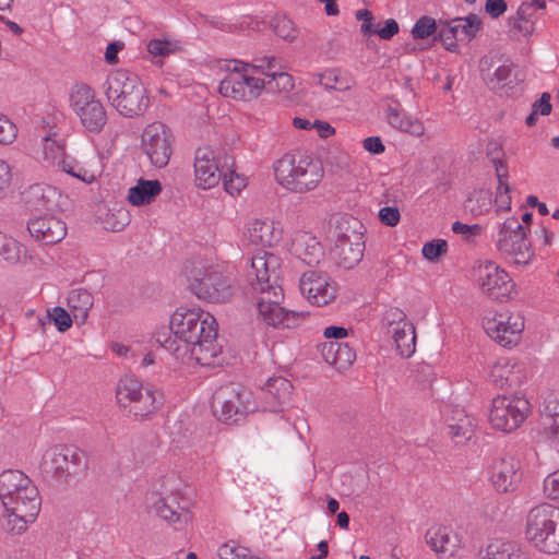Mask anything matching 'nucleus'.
I'll list each match as a JSON object with an SVG mask.
<instances>
[{
    "instance_id": "nucleus-38",
    "label": "nucleus",
    "mask_w": 559,
    "mask_h": 559,
    "mask_svg": "<svg viewBox=\"0 0 559 559\" xmlns=\"http://www.w3.org/2000/svg\"><path fill=\"white\" fill-rule=\"evenodd\" d=\"M396 344V349L402 357L408 358L415 352V328L409 322H404L402 328L395 326L389 330Z\"/></svg>"
},
{
    "instance_id": "nucleus-3",
    "label": "nucleus",
    "mask_w": 559,
    "mask_h": 559,
    "mask_svg": "<svg viewBox=\"0 0 559 559\" xmlns=\"http://www.w3.org/2000/svg\"><path fill=\"white\" fill-rule=\"evenodd\" d=\"M105 94L114 108L123 117L143 115L150 105L146 88L134 73L118 70L105 82Z\"/></svg>"
},
{
    "instance_id": "nucleus-16",
    "label": "nucleus",
    "mask_w": 559,
    "mask_h": 559,
    "mask_svg": "<svg viewBox=\"0 0 559 559\" xmlns=\"http://www.w3.org/2000/svg\"><path fill=\"white\" fill-rule=\"evenodd\" d=\"M234 67L221 81L218 92L224 97L250 102L258 98L266 88V81L248 74L249 63L233 60Z\"/></svg>"
},
{
    "instance_id": "nucleus-37",
    "label": "nucleus",
    "mask_w": 559,
    "mask_h": 559,
    "mask_svg": "<svg viewBox=\"0 0 559 559\" xmlns=\"http://www.w3.org/2000/svg\"><path fill=\"white\" fill-rule=\"evenodd\" d=\"M483 559H527V556L518 544L495 539L488 544Z\"/></svg>"
},
{
    "instance_id": "nucleus-11",
    "label": "nucleus",
    "mask_w": 559,
    "mask_h": 559,
    "mask_svg": "<svg viewBox=\"0 0 559 559\" xmlns=\"http://www.w3.org/2000/svg\"><path fill=\"white\" fill-rule=\"evenodd\" d=\"M531 413V404L524 395H498L491 402L489 421L493 429L512 432Z\"/></svg>"
},
{
    "instance_id": "nucleus-55",
    "label": "nucleus",
    "mask_w": 559,
    "mask_h": 559,
    "mask_svg": "<svg viewBox=\"0 0 559 559\" xmlns=\"http://www.w3.org/2000/svg\"><path fill=\"white\" fill-rule=\"evenodd\" d=\"M511 187L509 185L498 186L496 191L495 204L498 211L511 210Z\"/></svg>"
},
{
    "instance_id": "nucleus-46",
    "label": "nucleus",
    "mask_w": 559,
    "mask_h": 559,
    "mask_svg": "<svg viewBox=\"0 0 559 559\" xmlns=\"http://www.w3.org/2000/svg\"><path fill=\"white\" fill-rule=\"evenodd\" d=\"M270 26L274 33L283 39L294 40L296 38V29L293 21L284 15H276L272 17Z\"/></svg>"
},
{
    "instance_id": "nucleus-35",
    "label": "nucleus",
    "mask_w": 559,
    "mask_h": 559,
    "mask_svg": "<svg viewBox=\"0 0 559 559\" xmlns=\"http://www.w3.org/2000/svg\"><path fill=\"white\" fill-rule=\"evenodd\" d=\"M67 302L75 322L83 324L93 307L94 298L86 289L80 288L69 294Z\"/></svg>"
},
{
    "instance_id": "nucleus-26",
    "label": "nucleus",
    "mask_w": 559,
    "mask_h": 559,
    "mask_svg": "<svg viewBox=\"0 0 559 559\" xmlns=\"http://www.w3.org/2000/svg\"><path fill=\"white\" fill-rule=\"evenodd\" d=\"M492 66V58H483L479 62V70L481 78L487 86L500 95H510V90L513 88L511 84L516 81V75L513 74L514 64L511 61H506L499 66L493 73H490Z\"/></svg>"
},
{
    "instance_id": "nucleus-44",
    "label": "nucleus",
    "mask_w": 559,
    "mask_h": 559,
    "mask_svg": "<svg viewBox=\"0 0 559 559\" xmlns=\"http://www.w3.org/2000/svg\"><path fill=\"white\" fill-rule=\"evenodd\" d=\"M364 225L353 216H345L337 223L335 228V239H349L352 235L358 234L364 238Z\"/></svg>"
},
{
    "instance_id": "nucleus-23",
    "label": "nucleus",
    "mask_w": 559,
    "mask_h": 559,
    "mask_svg": "<svg viewBox=\"0 0 559 559\" xmlns=\"http://www.w3.org/2000/svg\"><path fill=\"white\" fill-rule=\"evenodd\" d=\"M29 236L43 245H56L67 235V226L63 221L55 215L44 214L27 221Z\"/></svg>"
},
{
    "instance_id": "nucleus-8",
    "label": "nucleus",
    "mask_w": 559,
    "mask_h": 559,
    "mask_svg": "<svg viewBox=\"0 0 559 559\" xmlns=\"http://www.w3.org/2000/svg\"><path fill=\"white\" fill-rule=\"evenodd\" d=\"M116 399L123 412L134 418L153 414L164 401L159 391L144 388L140 381L129 377L118 382Z\"/></svg>"
},
{
    "instance_id": "nucleus-1",
    "label": "nucleus",
    "mask_w": 559,
    "mask_h": 559,
    "mask_svg": "<svg viewBox=\"0 0 559 559\" xmlns=\"http://www.w3.org/2000/svg\"><path fill=\"white\" fill-rule=\"evenodd\" d=\"M275 261L273 255L254 257L251 261V271L249 276H254L255 282L251 285L261 296L258 298V310L265 324L274 328L293 329L300 324L305 319L304 312L286 310L281 306L284 300V290L280 285L271 283L273 275L274 283L277 280L275 270L272 273L269 265Z\"/></svg>"
},
{
    "instance_id": "nucleus-63",
    "label": "nucleus",
    "mask_w": 559,
    "mask_h": 559,
    "mask_svg": "<svg viewBox=\"0 0 559 559\" xmlns=\"http://www.w3.org/2000/svg\"><path fill=\"white\" fill-rule=\"evenodd\" d=\"M544 432L549 440L559 442V418L546 417L543 421Z\"/></svg>"
},
{
    "instance_id": "nucleus-21",
    "label": "nucleus",
    "mask_w": 559,
    "mask_h": 559,
    "mask_svg": "<svg viewBox=\"0 0 559 559\" xmlns=\"http://www.w3.org/2000/svg\"><path fill=\"white\" fill-rule=\"evenodd\" d=\"M299 288L302 296L318 307L328 305L336 296V287L331 278L317 271L305 272Z\"/></svg>"
},
{
    "instance_id": "nucleus-50",
    "label": "nucleus",
    "mask_w": 559,
    "mask_h": 559,
    "mask_svg": "<svg viewBox=\"0 0 559 559\" xmlns=\"http://www.w3.org/2000/svg\"><path fill=\"white\" fill-rule=\"evenodd\" d=\"M543 420L548 418H559V392H548L543 402L542 409Z\"/></svg>"
},
{
    "instance_id": "nucleus-25",
    "label": "nucleus",
    "mask_w": 559,
    "mask_h": 559,
    "mask_svg": "<svg viewBox=\"0 0 559 559\" xmlns=\"http://www.w3.org/2000/svg\"><path fill=\"white\" fill-rule=\"evenodd\" d=\"M293 384L284 377H274L267 379L261 389L260 402L263 412L280 413L290 400Z\"/></svg>"
},
{
    "instance_id": "nucleus-27",
    "label": "nucleus",
    "mask_w": 559,
    "mask_h": 559,
    "mask_svg": "<svg viewBox=\"0 0 559 559\" xmlns=\"http://www.w3.org/2000/svg\"><path fill=\"white\" fill-rule=\"evenodd\" d=\"M364 252L365 239L354 234L349 239L336 238L330 254L338 267L350 270L361 261Z\"/></svg>"
},
{
    "instance_id": "nucleus-64",
    "label": "nucleus",
    "mask_w": 559,
    "mask_h": 559,
    "mask_svg": "<svg viewBox=\"0 0 559 559\" xmlns=\"http://www.w3.org/2000/svg\"><path fill=\"white\" fill-rule=\"evenodd\" d=\"M218 557L219 559H252L243 549H236L228 545H223L218 549Z\"/></svg>"
},
{
    "instance_id": "nucleus-2",
    "label": "nucleus",
    "mask_w": 559,
    "mask_h": 559,
    "mask_svg": "<svg viewBox=\"0 0 559 559\" xmlns=\"http://www.w3.org/2000/svg\"><path fill=\"white\" fill-rule=\"evenodd\" d=\"M273 167L277 182L295 193L316 189L324 176L322 162L301 152L284 154Z\"/></svg>"
},
{
    "instance_id": "nucleus-6",
    "label": "nucleus",
    "mask_w": 559,
    "mask_h": 559,
    "mask_svg": "<svg viewBox=\"0 0 559 559\" xmlns=\"http://www.w3.org/2000/svg\"><path fill=\"white\" fill-rule=\"evenodd\" d=\"M217 324L213 328H207V331L189 345L177 344V340H171L168 332H156L155 340L166 350L174 355L177 359H185L189 357L194 359L201 366H215L218 364V355L222 353V347L216 343Z\"/></svg>"
},
{
    "instance_id": "nucleus-30",
    "label": "nucleus",
    "mask_w": 559,
    "mask_h": 559,
    "mask_svg": "<svg viewBox=\"0 0 559 559\" xmlns=\"http://www.w3.org/2000/svg\"><path fill=\"white\" fill-rule=\"evenodd\" d=\"M44 141V155L46 160L72 177L79 178L84 182L88 181L86 178L87 171L82 167H79V171H73V164L75 162L66 156L62 146L58 145L49 136H45Z\"/></svg>"
},
{
    "instance_id": "nucleus-62",
    "label": "nucleus",
    "mask_w": 559,
    "mask_h": 559,
    "mask_svg": "<svg viewBox=\"0 0 559 559\" xmlns=\"http://www.w3.org/2000/svg\"><path fill=\"white\" fill-rule=\"evenodd\" d=\"M224 182L225 190L231 195L239 193L241 189L246 186L242 178H240L236 171L234 174L228 175L226 178H222Z\"/></svg>"
},
{
    "instance_id": "nucleus-60",
    "label": "nucleus",
    "mask_w": 559,
    "mask_h": 559,
    "mask_svg": "<svg viewBox=\"0 0 559 559\" xmlns=\"http://www.w3.org/2000/svg\"><path fill=\"white\" fill-rule=\"evenodd\" d=\"M355 15L358 21H362L360 32L366 36L374 35V27L372 24L373 15L371 11L367 9L358 10Z\"/></svg>"
},
{
    "instance_id": "nucleus-31",
    "label": "nucleus",
    "mask_w": 559,
    "mask_h": 559,
    "mask_svg": "<svg viewBox=\"0 0 559 559\" xmlns=\"http://www.w3.org/2000/svg\"><path fill=\"white\" fill-rule=\"evenodd\" d=\"M426 543L437 554H448L449 557L454 556L457 546V535L448 526L430 527L425 535Z\"/></svg>"
},
{
    "instance_id": "nucleus-51",
    "label": "nucleus",
    "mask_w": 559,
    "mask_h": 559,
    "mask_svg": "<svg viewBox=\"0 0 559 559\" xmlns=\"http://www.w3.org/2000/svg\"><path fill=\"white\" fill-rule=\"evenodd\" d=\"M17 135L16 126L5 116L0 115V144L9 145L13 143Z\"/></svg>"
},
{
    "instance_id": "nucleus-34",
    "label": "nucleus",
    "mask_w": 559,
    "mask_h": 559,
    "mask_svg": "<svg viewBox=\"0 0 559 559\" xmlns=\"http://www.w3.org/2000/svg\"><path fill=\"white\" fill-rule=\"evenodd\" d=\"M162 191L159 180L140 178L136 185L129 189L128 200L132 205L144 206L152 203Z\"/></svg>"
},
{
    "instance_id": "nucleus-4",
    "label": "nucleus",
    "mask_w": 559,
    "mask_h": 559,
    "mask_svg": "<svg viewBox=\"0 0 559 559\" xmlns=\"http://www.w3.org/2000/svg\"><path fill=\"white\" fill-rule=\"evenodd\" d=\"M185 272L189 280L190 290L199 298L209 302H225L234 294L231 280L218 266L205 265L201 261L187 262Z\"/></svg>"
},
{
    "instance_id": "nucleus-56",
    "label": "nucleus",
    "mask_w": 559,
    "mask_h": 559,
    "mask_svg": "<svg viewBox=\"0 0 559 559\" xmlns=\"http://www.w3.org/2000/svg\"><path fill=\"white\" fill-rule=\"evenodd\" d=\"M481 226L478 224L467 225L456 221L452 224V231L457 235L464 236V238L469 241L473 237L480 235Z\"/></svg>"
},
{
    "instance_id": "nucleus-49",
    "label": "nucleus",
    "mask_w": 559,
    "mask_h": 559,
    "mask_svg": "<svg viewBox=\"0 0 559 559\" xmlns=\"http://www.w3.org/2000/svg\"><path fill=\"white\" fill-rule=\"evenodd\" d=\"M448 250V242L444 239H433L423 246L421 253L425 259L436 261L441 255L445 254Z\"/></svg>"
},
{
    "instance_id": "nucleus-18",
    "label": "nucleus",
    "mask_w": 559,
    "mask_h": 559,
    "mask_svg": "<svg viewBox=\"0 0 559 559\" xmlns=\"http://www.w3.org/2000/svg\"><path fill=\"white\" fill-rule=\"evenodd\" d=\"M474 276L483 294L492 300L502 301L514 286L509 274L492 261L474 269Z\"/></svg>"
},
{
    "instance_id": "nucleus-47",
    "label": "nucleus",
    "mask_w": 559,
    "mask_h": 559,
    "mask_svg": "<svg viewBox=\"0 0 559 559\" xmlns=\"http://www.w3.org/2000/svg\"><path fill=\"white\" fill-rule=\"evenodd\" d=\"M72 313L70 314L64 308L57 306L47 311V321L53 323L59 332L68 331L72 325Z\"/></svg>"
},
{
    "instance_id": "nucleus-29",
    "label": "nucleus",
    "mask_w": 559,
    "mask_h": 559,
    "mask_svg": "<svg viewBox=\"0 0 559 559\" xmlns=\"http://www.w3.org/2000/svg\"><path fill=\"white\" fill-rule=\"evenodd\" d=\"M32 479L23 472L17 469H8L0 474V499L4 507L13 504V497L20 495V491L32 484Z\"/></svg>"
},
{
    "instance_id": "nucleus-22",
    "label": "nucleus",
    "mask_w": 559,
    "mask_h": 559,
    "mask_svg": "<svg viewBox=\"0 0 559 559\" xmlns=\"http://www.w3.org/2000/svg\"><path fill=\"white\" fill-rule=\"evenodd\" d=\"M60 197L57 188L44 183L32 185L21 194L24 210L32 214L53 212L59 206Z\"/></svg>"
},
{
    "instance_id": "nucleus-19",
    "label": "nucleus",
    "mask_w": 559,
    "mask_h": 559,
    "mask_svg": "<svg viewBox=\"0 0 559 559\" xmlns=\"http://www.w3.org/2000/svg\"><path fill=\"white\" fill-rule=\"evenodd\" d=\"M179 492L163 496L156 492L148 497L150 508L157 516L173 525L176 530L182 528L191 519L187 503H181Z\"/></svg>"
},
{
    "instance_id": "nucleus-24",
    "label": "nucleus",
    "mask_w": 559,
    "mask_h": 559,
    "mask_svg": "<svg viewBox=\"0 0 559 559\" xmlns=\"http://www.w3.org/2000/svg\"><path fill=\"white\" fill-rule=\"evenodd\" d=\"M521 463L512 455H503L492 461L490 480L499 492L513 491L521 480Z\"/></svg>"
},
{
    "instance_id": "nucleus-45",
    "label": "nucleus",
    "mask_w": 559,
    "mask_h": 559,
    "mask_svg": "<svg viewBox=\"0 0 559 559\" xmlns=\"http://www.w3.org/2000/svg\"><path fill=\"white\" fill-rule=\"evenodd\" d=\"M270 80L266 81V90L269 92H290L294 88V79L286 72L266 73Z\"/></svg>"
},
{
    "instance_id": "nucleus-39",
    "label": "nucleus",
    "mask_w": 559,
    "mask_h": 559,
    "mask_svg": "<svg viewBox=\"0 0 559 559\" xmlns=\"http://www.w3.org/2000/svg\"><path fill=\"white\" fill-rule=\"evenodd\" d=\"M454 414V416L448 419L447 435L454 439L456 443L469 440L473 433L471 418L463 411H456Z\"/></svg>"
},
{
    "instance_id": "nucleus-58",
    "label": "nucleus",
    "mask_w": 559,
    "mask_h": 559,
    "mask_svg": "<svg viewBox=\"0 0 559 559\" xmlns=\"http://www.w3.org/2000/svg\"><path fill=\"white\" fill-rule=\"evenodd\" d=\"M380 221L390 227H394L399 224L401 214L396 206H384L379 211Z\"/></svg>"
},
{
    "instance_id": "nucleus-17",
    "label": "nucleus",
    "mask_w": 559,
    "mask_h": 559,
    "mask_svg": "<svg viewBox=\"0 0 559 559\" xmlns=\"http://www.w3.org/2000/svg\"><path fill=\"white\" fill-rule=\"evenodd\" d=\"M141 146L154 167H166L173 154L170 129L159 121L148 124L142 133Z\"/></svg>"
},
{
    "instance_id": "nucleus-54",
    "label": "nucleus",
    "mask_w": 559,
    "mask_h": 559,
    "mask_svg": "<svg viewBox=\"0 0 559 559\" xmlns=\"http://www.w3.org/2000/svg\"><path fill=\"white\" fill-rule=\"evenodd\" d=\"M509 27H510V33L513 36H516V35L527 36L530 34H532L534 31V22L533 21L523 22L518 16L509 17Z\"/></svg>"
},
{
    "instance_id": "nucleus-52",
    "label": "nucleus",
    "mask_w": 559,
    "mask_h": 559,
    "mask_svg": "<svg viewBox=\"0 0 559 559\" xmlns=\"http://www.w3.org/2000/svg\"><path fill=\"white\" fill-rule=\"evenodd\" d=\"M12 169L11 166L0 158V200L7 198L11 192Z\"/></svg>"
},
{
    "instance_id": "nucleus-59",
    "label": "nucleus",
    "mask_w": 559,
    "mask_h": 559,
    "mask_svg": "<svg viewBox=\"0 0 559 559\" xmlns=\"http://www.w3.org/2000/svg\"><path fill=\"white\" fill-rule=\"evenodd\" d=\"M544 490L549 498L559 501V469L545 478Z\"/></svg>"
},
{
    "instance_id": "nucleus-10",
    "label": "nucleus",
    "mask_w": 559,
    "mask_h": 559,
    "mask_svg": "<svg viewBox=\"0 0 559 559\" xmlns=\"http://www.w3.org/2000/svg\"><path fill=\"white\" fill-rule=\"evenodd\" d=\"M70 105L87 132L98 134L103 131L107 114L92 87L86 84L75 85L70 94Z\"/></svg>"
},
{
    "instance_id": "nucleus-5",
    "label": "nucleus",
    "mask_w": 559,
    "mask_h": 559,
    "mask_svg": "<svg viewBox=\"0 0 559 559\" xmlns=\"http://www.w3.org/2000/svg\"><path fill=\"white\" fill-rule=\"evenodd\" d=\"M526 539L545 554H559V508L542 503L526 516Z\"/></svg>"
},
{
    "instance_id": "nucleus-41",
    "label": "nucleus",
    "mask_w": 559,
    "mask_h": 559,
    "mask_svg": "<svg viewBox=\"0 0 559 559\" xmlns=\"http://www.w3.org/2000/svg\"><path fill=\"white\" fill-rule=\"evenodd\" d=\"M453 23L457 28L460 41L469 43L481 29V20L474 13H471L464 17H455L453 19Z\"/></svg>"
},
{
    "instance_id": "nucleus-42",
    "label": "nucleus",
    "mask_w": 559,
    "mask_h": 559,
    "mask_svg": "<svg viewBox=\"0 0 559 559\" xmlns=\"http://www.w3.org/2000/svg\"><path fill=\"white\" fill-rule=\"evenodd\" d=\"M23 253H25V249L17 240L0 233V255L5 261L16 263Z\"/></svg>"
},
{
    "instance_id": "nucleus-28",
    "label": "nucleus",
    "mask_w": 559,
    "mask_h": 559,
    "mask_svg": "<svg viewBox=\"0 0 559 559\" xmlns=\"http://www.w3.org/2000/svg\"><path fill=\"white\" fill-rule=\"evenodd\" d=\"M292 252L309 266H316L323 257V248L316 237L306 231L295 234L292 241Z\"/></svg>"
},
{
    "instance_id": "nucleus-7",
    "label": "nucleus",
    "mask_w": 559,
    "mask_h": 559,
    "mask_svg": "<svg viewBox=\"0 0 559 559\" xmlns=\"http://www.w3.org/2000/svg\"><path fill=\"white\" fill-rule=\"evenodd\" d=\"M213 414L224 424L237 425L257 411L252 392L241 384L221 388L213 397Z\"/></svg>"
},
{
    "instance_id": "nucleus-15",
    "label": "nucleus",
    "mask_w": 559,
    "mask_h": 559,
    "mask_svg": "<svg viewBox=\"0 0 559 559\" xmlns=\"http://www.w3.org/2000/svg\"><path fill=\"white\" fill-rule=\"evenodd\" d=\"M12 499L13 504L4 507L5 524L3 526L13 534H21L38 516L41 499L34 483L24 487L20 495Z\"/></svg>"
},
{
    "instance_id": "nucleus-43",
    "label": "nucleus",
    "mask_w": 559,
    "mask_h": 559,
    "mask_svg": "<svg viewBox=\"0 0 559 559\" xmlns=\"http://www.w3.org/2000/svg\"><path fill=\"white\" fill-rule=\"evenodd\" d=\"M438 24L433 17L429 15L420 16L411 29L412 37L415 40L426 39L430 36H436L438 31Z\"/></svg>"
},
{
    "instance_id": "nucleus-12",
    "label": "nucleus",
    "mask_w": 559,
    "mask_h": 559,
    "mask_svg": "<svg viewBox=\"0 0 559 559\" xmlns=\"http://www.w3.org/2000/svg\"><path fill=\"white\" fill-rule=\"evenodd\" d=\"M235 159L227 153L215 154L209 147H199L194 157V174L197 186L210 189L216 186L222 178L234 174Z\"/></svg>"
},
{
    "instance_id": "nucleus-9",
    "label": "nucleus",
    "mask_w": 559,
    "mask_h": 559,
    "mask_svg": "<svg viewBox=\"0 0 559 559\" xmlns=\"http://www.w3.org/2000/svg\"><path fill=\"white\" fill-rule=\"evenodd\" d=\"M85 452L73 444H57L44 455V468L59 483L69 480L87 468Z\"/></svg>"
},
{
    "instance_id": "nucleus-13",
    "label": "nucleus",
    "mask_w": 559,
    "mask_h": 559,
    "mask_svg": "<svg viewBox=\"0 0 559 559\" xmlns=\"http://www.w3.org/2000/svg\"><path fill=\"white\" fill-rule=\"evenodd\" d=\"M216 324L215 318L209 312L179 308L171 316L169 330L162 332H168L171 340L178 341L177 344L189 345L200 340L207 328Z\"/></svg>"
},
{
    "instance_id": "nucleus-61",
    "label": "nucleus",
    "mask_w": 559,
    "mask_h": 559,
    "mask_svg": "<svg viewBox=\"0 0 559 559\" xmlns=\"http://www.w3.org/2000/svg\"><path fill=\"white\" fill-rule=\"evenodd\" d=\"M400 31L399 23L394 19H388L384 26L374 28V35H378L383 40L392 39Z\"/></svg>"
},
{
    "instance_id": "nucleus-57",
    "label": "nucleus",
    "mask_w": 559,
    "mask_h": 559,
    "mask_svg": "<svg viewBox=\"0 0 559 559\" xmlns=\"http://www.w3.org/2000/svg\"><path fill=\"white\" fill-rule=\"evenodd\" d=\"M383 321L389 325V330L395 326L402 328L406 321V314L399 308H391L385 311Z\"/></svg>"
},
{
    "instance_id": "nucleus-32",
    "label": "nucleus",
    "mask_w": 559,
    "mask_h": 559,
    "mask_svg": "<svg viewBox=\"0 0 559 559\" xmlns=\"http://www.w3.org/2000/svg\"><path fill=\"white\" fill-rule=\"evenodd\" d=\"M322 357L324 360L338 369L349 367L356 359L355 350L347 343L329 341L322 345Z\"/></svg>"
},
{
    "instance_id": "nucleus-20",
    "label": "nucleus",
    "mask_w": 559,
    "mask_h": 559,
    "mask_svg": "<svg viewBox=\"0 0 559 559\" xmlns=\"http://www.w3.org/2000/svg\"><path fill=\"white\" fill-rule=\"evenodd\" d=\"M483 328L487 335L502 346L515 344L520 333L524 329V320L521 316L496 314L483 320Z\"/></svg>"
},
{
    "instance_id": "nucleus-14",
    "label": "nucleus",
    "mask_w": 559,
    "mask_h": 559,
    "mask_svg": "<svg viewBox=\"0 0 559 559\" xmlns=\"http://www.w3.org/2000/svg\"><path fill=\"white\" fill-rule=\"evenodd\" d=\"M496 247L501 254L511 258L515 264L527 265L534 255L526 229L514 216L500 224Z\"/></svg>"
},
{
    "instance_id": "nucleus-33",
    "label": "nucleus",
    "mask_w": 559,
    "mask_h": 559,
    "mask_svg": "<svg viewBox=\"0 0 559 559\" xmlns=\"http://www.w3.org/2000/svg\"><path fill=\"white\" fill-rule=\"evenodd\" d=\"M281 230L274 226V222L254 219L249 224L247 236L255 246L272 247L281 240Z\"/></svg>"
},
{
    "instance_id": "nucleus-48",
    "label": "nucleus",
    "mask_w": 559,
    "mask_h": 559,
    "mask_svg": "<svg viewBox=\"0 0 559 559\" xmlns=\"http://www.w3.org/2000/svg\"><path fill=\"white\" fill-rule=\"evenodd\" d=\"M178 50L176 43L167 39H151L147 44V51L153 57H167Z\"/></svg>"
},
{
    "instance_id": "nucleus-36",
    "label": "nucleus",
    "mask_w": 559,
    "mask_h": 559,
    "mask_svg": "<svg viewBox=\"0 0 559 559\" xmlns=\"http://www.w3.org/2000/svg\"><path fill=\"white\" fill-rule=\"evenodd\" d=\"M386 121L391 127L415 136L424 134L425 131L423 123L418 119L407 116L403 110L391 106L386 110Z\"/></svg>"
},
{
    "instance_id": "nucleus-53",
    "label": "nucleus",
    "mask_w": 559,
    "mask_h": 559,
    "mask_svg": "<svg viewBox=\"0 0 559 559\" xmlns=\"http://www.w3.org/2000/svg\"><path fill=\"white\" fill-rule=\"evenodd\" d=\"M130 222V216L128 211L118 210L117 213H112L108 215L106 218L107 228L112 231L122 230Z\"/></svg>"
},
{
    "instance_id": "nucleus-40",
    "label": "nucleus",
    "mask_w": 559,
    "mask_h": 559,
    "mask_svg": "<svg viewBox=\"0 0 559 559\" xmlns=\"http://www.w3.org/2000/svg\"><path fill=\"white\" fill-rule=\"evenodd\" d=\"M433 41H440L448 51H459L457 41H460V38L457 35V28L453 23V19L449 21H439L437 35L433 37Z\"/></svg>"
}]
</instances>
